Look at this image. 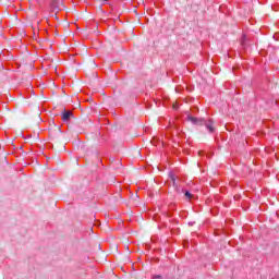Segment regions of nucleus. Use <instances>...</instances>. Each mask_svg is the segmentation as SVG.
I'll return each instance as SVG.
<instances>
[{
  "label": "nucleus",
  "instance_id": "nucleus-6",
  "mask_svg": "<svg viewBox=\"0 0 279 279\" xmlns=\"http://www.w3.org/2000/svg\"><path fill=\"white\" fill-rule=\"evenodd\" d=\"M173 109H174V110H178V105H173Z\"/></svg>",
  "mask_w": 279,
  "mask_h": 279
},
{
  "label": "nucleus",
  "instance_id": "nucleus-1",
  "mask_svg": "<svg viewBox=\"0 0 279 279\" xmlns=\"http://www.w3.org/2000/svg\"><path fill=\"white\" fill-rule=\"evenodd\" d=\"M187 121L193 123V125H205V128L213 134L215 132V126L213 120L205 121L204 119L195 118L193 116H187Z\"/></svg>",
  "mask_w": 279,
  "mask_h": 279
},
{
  "label": "nucleus",
  "instance_id": "nucleus-3",
  "mask_svg": "<svg viewBox=\"0 0 279 279\" xmlns=\"http://www.w3.org/2000/svg\"><path fill=\"white\" fill-rule=\"evenodd\" d=\"M50 8H51L52 12L54 10H58V0H52L50 3Z\"/></svg>",
  "mask_w": 279,
  "mask_h": 279
},
{
  "label": "nucleus",
  "instance_id": "nucleus-5",
  "mask_svg": "<svg viewBox=\"0 0 279 279\" xmlns=\"http://www.w3.org/2000/svg\"><path fill=\"white\" fill-rule=\"evenodd\" d=\"M153 279H162V277L159 275H155V276H153Z\"/></svg>",
  "mask_w": 279,
  "mask_h": 279
},
{
  "label": "nucleus",
  "instance_id": "nucleus-4",
  "mask_svg": "<svg viewBox=\"0 0 279 279\" xmlns=\"http://www.w3.org/2000/svg\"><path fill=\"white\" fill-rule=\"evenodd\" d=\"M185 197H187V199H191L193 197V194H191V192L186 191Z\"/></svg>",
  "mask_w": 279,
  "mask_h": 279
},
{
  "label": "nucleus",
  "instance_id": "nucleus-2",
  "mask_svg": "<svg viewBox=\"0 0 279 279\" xmlns=\"http://www.w3.org/2000/svg\"><path fill=\"white\" fill-rule=\"evenodd\" d=\"M71 117H73V112H71V111H64V112L62 113L61 119H62V121H69V119H71Z\"/></svg>",
  "mask_w": 279,
  "mask_h": 279
}]
</instances>
